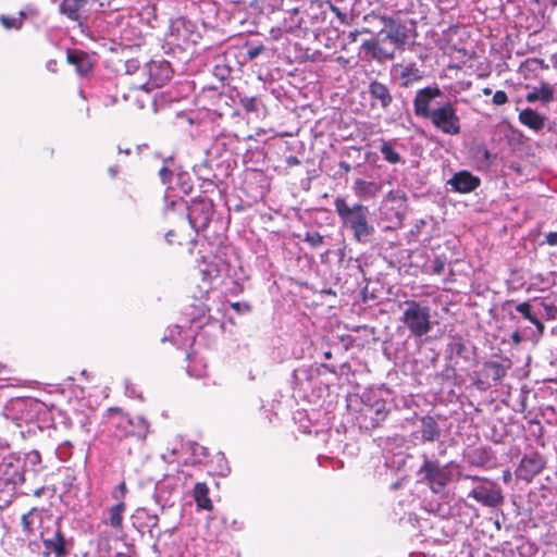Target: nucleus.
Here are the masks:
<instances>
[{
  "label": "nucleus",
  "instance_id": "c9c22d12",
  "mask_svg": "<svg viewBox=\"0 0 557 557\" xmlns=\"http://www.w3.org/2000/svg\"><path fill=\"white\" fill-rule=\"evenodd\" d=\"M220 268L215 262H209L205 269L201 270L202 280L211 283L213 280L220 276Z\"/></svg>",
  "mask_w": 557,
  "mask_h": 557
},
{
  "label": "nucleus",
  "instance_id": "b1692460",
  "mask_svg": "<svg viewBox=\"0 0 557 557\" xmlns=\"http://www.w3.org/2000/svg\"><path fill=\"white\" fill-rule=\"evenodd\" d=\"M352 189L359 198H374L382 189L380 183L357 178L354 182Z\"/></svg>",
  "mask_w": 557,
  "mask_h": 557
},
{
  "label": "nucleus",
  "instance_id": "4be33fe9",
  "mask_svg": "<svg viewBox=\"0 0 557 557\" xmlns=\"http://www.w3.org/2000/svg\"><path fill=\"white\" fill-rule=\"evenodd\" d=\"M125 511V502L116 503L107 509L103 522L111 529L122 532Z\"/></svg>",
  "mask_w": 557,
  "mask_h": 557
},
{
  "label": "nucleus",
  "instance_id": "a211bd4d",
  "mask_svg": "<svg viewBox=\"0 0 557 557\" xmlns=\"http://www.w3.org/2000/svg\"><path fill=\"white\" fill-rule=\"evenodd\" d=\"M131 520L133 527L138 532L144 533L145 530H147L150 536L154 537V530L158 528L159 524V516L157 513L150 512L145 507H138L131 516Z\"/></svg>",
  "mask_w": 557,
  "mask_h": 557
},
{
  "label": "nucleus",
  "instance_id": "58836bf2",
  "mask_svg": "<svg viewBox=\"0 0 557 557\" xmlns=\"http://www.w3.org/2000/svg\"><path fill=\"white\" fill-rule=\"evenodd\" d=\"M220 523L227 530L240 532L245 529V522L240 519L230 520L226 516H221Z\"/></svg>",
  "mask_w": 557,
  "mask_h": 557
},
{
  "label": "nucleus",
  "instance_id": "f8f14e48",
  "mask_svg": "<svg viewBox=\"0 0 557 557\" xmlns=\"http://www.w3.org/2000/svg\"><path fill=\"white\" fill-rule=\"evenodd\" d=\"M186 216L195 231L205 230L211 222L213 206L209 199H194L186 207Z\"/></svg>",
  "mask_w": 557,
  "mask_h": 557
},
{
  "label": "nucleus",
  "instance_id": "f03ea898",
  "mask_svg": "<svg viewBox=\"0 0 557 557\" xmlns=\"http://www.w3.org/2000/svg\"><path fill=\"white\" fill-rule=\"evenodd\" d=\"M387 392L383 388L370 387L363 391L356 400H350L349 407L356 403L355 421L361 431L370 432L381 425L387 417L386 398Z\"/></svg>",
  "mask_w": 557,
  "mask_h": 557
},
{
  "label": "nucleus",
  "instance_id": "69168bd1",
  "mask_svg": "<svg viewBox=\"0 0 557 557\" xmlns=\"http://www.w3.org/2000/svg\"><path fill=\"white\" fill-rule=\"evenodd\" d=\"M109 171H110L111 176H112V177H115L116 172H117V171H116V169H114V168H110V169H109Z\"/></svg>",
  "mask_w": 557,
  "mask_h": 557
},
{
  "label": "nucleus",
  "instance_id": "39448f33",
  "mask_svg": "<svg viewBox=\"0 0 557 557\" xmlns=\"http://www.w3.org/2000/svg\"><path fill=\"white\" fill-rule=\"evenodd\" d=\"M107 418L111 428L114 429V435L116 437L123 438L133 436L139 441H144L149 433L150 424L144 417H132L117 407L109 408L107 410Z\"/></svg>",
  "mask_w": 557,
  "mask_h": 557
},
{
  "label": "nucleus",
  "instance_id": "393cba45",
  "mask_svg": "<svg viewBox=\"0 0 557 557\" xmlns=\"http://www.w3.org/2000/svg\"><path fill=\"white\" fill-rule=\"evenodd\" d=\"M525 99L528 102L541 101L543 103L550 102L554 99V88L548 83H541L539 87L527 94Z\"/></svg>",
  "mask_w": 557,
  "mask_h": 557
},
{
  "label": "nucleus",
  "instance_id": "f704fd0d",
  "mask_svg": "<svg viewBox=\"0 0 557 557\" xmlns=\"http://www.w3.org/2000/svg\"><path fill=\"white\" fill-rule=\"evenodd\" d=\"M401 78H403V83H401V86L403 87H408L410 86L413 82H417L421 78V75H420V72L419 70L417 69H413L411 66H407L404 69V71L401 72Z\"/></svg>",
  "mask_w": 557,
  "mask_h": 557
},
{
  "label": "nucleus",
  "instance_id": "412c9836",
  "mask_svg": "<svg viewBox=\"0 0 557 557\" xmlns=\"http://www.w3.org/2000/svg\"><path fill=\"white\" fill-rule=\"evenodd\" d=\"M185 360L186 372L189 376L201 379L207 374V361L200 350H187Z\"/></svg>",
  "mask_w": 557,
  "mask_h": 557
},
{
  "label": "nucleus",
  "instance_id": "1a4fd4ad",
  "mask_svg": "<svg viewBox=\"0 0 557 557\" xmlns=\"http://www.w3.org/2000/svg\"><path fill=\"white\" fill-rule=\"evenodd\" d=\"M44 544V555L46 557L54 555L55 557H66L72 546V540L67 539L57 521L53 528H45L40 533Z\"/></svg>",
  "mask_w": 557,
  "mask_h": 557
},
{
  "label": "nucleus",
  "instance_id": "423d86ee",
  "mask_svg": "<svg viewBox=\"0 0 557 557\" xmlns=\"http://www.w3.org/2000/svg\"><path fill=\"white\" fill-rule=\"evenodd\" d=\"M135 77L132 86L135 89H143L151 91L157 88L163 87L172 77V69L170 63L162 61H150L144 66H136Z\"/></svg>",
  "mask_w": 557,
  "mask_h": 557
},
{
  "label": "nucleus",
  "instance_id": "ea45409f",
  "mask_svg": "<svg viewBox=\"0 0 557 557\" xmlns=\"http://www.w3.org/2000/svg\"><path fill=\"white\" fill-rule=\"evenodd\" d=\"M517 311L520 312L524 318H527L533 324L543 329L541 322L537 320L536 315L532 313V307L528 302H522L517 306Z\"/></svg>",
  "mask_w": 557,
  "mask_h": 557
},
{
  "label": "nucleus",
  "instance_id": "6e6d98bb",
  "mask_svg": "<svg viewBox=\"0 0 557 557\" xmlns=\"http://www.w3.org/2000/svg\"><path fill=\"white\" fill-rule=\"evenodd\" d=\"M177 454V449L176 448H172L169 454H163L162 455V458L168 461V462H173L174 461V456Z\"/></svg>",
  "mask_w": 557,
  "mask_h": 557
},
{
  "label": "nucleus",
  "instance_id": "bf43d9fd",
  "mask_svg": "<svg viewBox=\"0 0 557 557\" xmlns=\"http://www.w3.org/2000/svg\"><path fill=\"white\" fill-rule=\"evenodd\" d=\"M11 371L9 367L2 362H0V375L9 374Z\"/></svg>",
  "mask_w": 557,
  "mask_h": 557
},
{
  "label": "nucleus",
  "instance_id": "9d476101",
  "mask_svg": "<svg viewBox=\"0 0 557 557\" xmlns=\"http://www.w3.org/2000/svg\"><path fill=\"white\" fill-rule=\"evenodd\" d=\"M403 321L413 335L423 336L431 330L430 308L414 300L407 301Z\"/></svg>",
  "mask_w": 557,
  "mask_h": 557
},
{
  "label": "nucleus",
  "instance_id": "864d4df0",
  "mask_svg": "<svg viewBox=\"0 0 557 557\" xmlns=\"http://www.w3.org/2000/svg\"><path fill=\"white\" fill-rule=\"evenodd\" d=\"M545 243L549 246H557V232H549L546 234Z\"/></svg>",
  "mask_w": 557,
  "mask_h": 557
},
{
  "label": "nucleus",
  "instance_id": "dca6fc26",
  "mask_svg": "<svg viewBox=\"0 0 557 557\" xmlns=\"http://www.w3.org/2000/svg\"><path fill=\"white\" fill-rule=\"evenodd\" d=\"M413 437L422 443L434 442L441 435V430L434 417L423 416L414 422Z\"/></svg>",
  "mask_w": 557,
  "mask_h": 557
},
{
  "label": "nucleus",
  "instance_id": "a18cd8bd",
  "mask_svg": "<svg viewBox=\"0 0 557 557\" xmlns=\"http://www.w3.org/2000/svg\"><path fill=\"white\" fill-rule=\"evenodd\" d=\"M473 498L480 502L482 505L487 506V488L484 486H480L473 488L470 494Z\"/></svg>",
  "mask_w": 557,
  "mask_h": 557
},
{
  "label": "nucleus",
  "instance_id": "13d9d810",
  "mask_svg": "<svg viewBox=\"0 0 557 557\" xmlns=\"http://www.w3.org/2000/svg\"><path fill=\"white\" fill-rule=\"evenodd\" d=\"M287 164L288 165H299L300 164V161L297 157H294V156H289L287 158Z\"/></svg>",
  "mask_w": 557,
  "mask_h": 557
},
{
  "label": "nucleus",
  "instance_id": "37998d69",
  "mask_svg": "<svg viewBox=\"0 0 557 557\" xmlns=\"http://www.w3.org/2000/svg\"><path fill=\"white\" fill-rule=\"evenodd\" d=\"M304 240L308 243L312 248H317L323 245V236L319 232H307Z\"/></svg>",
  "mask_w": 557,
  "mask_h": 557
},
{
  "label": "nucleus",
  "instance_id": "8fccbe9b",
  "mask_svg": "<svg viewBox=\"0 0 557 557\" xmlns=\"http://www.w3.org/2000/svg\"><path fill=\"white\" fill-rule=\"evenodd\" d=\"M263 51H264V46L263 45L255 46V47H251V48L248 49L247 57H248L249 60H253L258 55H260Z\"/></svg>",
  "mask_w": 557,
  "mask_h": 557
},
{
  "label": "nucleus",
  "instance_id": "aec40b11",
  "mask_svg": "<svg viewBox=\"0 0 557 557\" xmlns=\"http://www.w3.org/2000/svg\"><path fill=\"white\" fill-rule=\"evenodd\" d=\"M451 188L461 194L471 193L476 189L481 181L478 176L472 175L469 171H460L448 181Z\"/></svg>",
  "mask_w": 557,
  "mask_h": 557
},
{
  "label": "nucleus",
  "instance_id": "c756f323",
  "mask_svg": "<svg viewBox=\"0 0 557 557\" xmlns=\"http://www.w3.org/2000/svg\"><path fill=\"white\" fill-rule=\"evenodd\" d=\"M511 368V361L508 358L490 361V376L495 381H499L506 375L508 369Z\"/></svg>",
  "mask_w": 557,
  "mask_h": 557
},
{
  "label": "nucleus",
  "instance_id": "20e7f679",
  "mask_svg": "<svg viewBox=\"0 0 557 557\" xmlns=\"http://www.w3.org/2000/svg\"><path fill=\"white\" fill-rule=\"evenodd\" d=\"M334 208L343 226L352 232L356 242L364 243L374 233V226L368 219L369 210L362 203L350 206L344 197L337 196L334 199Z\"/></svg>",
  "mask_w": 557,
  "mask_h": 557
},
{
  "label": "nucleus",
  "instance_id": "ddd939ff",
  "mask_svg": "<svg viewBox=\"0 0 557 557\" xmlns=\"http://www.w3.org/2000/svg\"><path fill=\"white\" fill-rule=\"evenodd\" d=\"M546 467L544 457L537 453L523 456L516 469V478L531 483Z\"/></svg>",
  "mask_w": 557,
  "mask_h": 557
},
{
  "label": "nucleus",
  "instance_id": "a19ab883",
  "mask_svg": "<svg viewBox=\"0 0 557 557\" xmlns=\"http://www.w3.org/2000/svg\"><path fill=\"white\" fill-rule=\"evenodd\" d=\"M445 269V262L440 257H435L430 264H425V272L429 274H442Z\"/></svg>",
  "mask_w": 557,
  "mask_h": 557
},
{
  "label": "nucleus",
  "instance_id": "603ef678",
  "mask_svg": "<svg viewBox=\"0 0 557 557\" xmlns=\"http://www.w3.org/2000/svg\"><path fill=\"white\" fill-rule=\"evenodd\" d=\"M493 102L497 106H502L507 102V95L503 90H498L493 96Z\"/></svg>",
  "mask_w": 557,
  "mask_h": 557
},
{
  "label": "nucleus",
  "instance_id": "052dcab7",
  "mask_svg": "<svg viewBox=\"0 0 557 557\" xmlns=\"http://www.w3.org/2000/svg\"><path fill=\"white\" fill-rule=\"evenodd\" d=\"M396 350H387V349H384L383 352L384 355L386 356V358L391 359L392 358V355L395 352Z\"/></svg>",
  "mask_w": 557,
  "mask_h": 557
},
{
  "label": "nucleus",
  "instance_id": "7c9ffc66",
  "mask_svg": "<svg viewBox=\"0 0 557 557\" xmlns=\"http://www.w3.org/2000/svg\"><path fill=\"white\" fill-rule=\"evenodd\" d=\"M380 151L384 160L391 164H397L404 161L401 156L395 150L392 141L381 139Z\"/></svg>",
  "mask_w": 557,
  "mask_h": 557
},
{
  "label": "nucleus",
  "instance_id": "4468645a",
  "mask_svg": "<svg viewBox=\"0 0 557 557\" xmlns=\"http://www.w3.org/2000/svg\"><path fill=\"white\" fill-rule=\"evenodd\" d=\"M379 21L386 28V38L396 47L403 49L408 40L406 25L399 17L388 15H377Z\"/></svg>",
  "mask_w": 557,
  "mask_h": 557
},
{
  "label": "nucleus",
  "instance_id": "f257e3e1",
  "mask_svg": "<svg viewBox=\"0 0 557 557\" xmlns=\"http://www.w3.org/2000/svg\"><path fill=\"white\" fill-rule=\"evenodd\" d=\"M47 466L37 449L14 451L11 443L0 437V487L16 488L26 482H34Z\"/></svg>",
  "mask_w": 557,
  "mask_h": 557
},
{
  "label": "nucleus",
  "instance_id": "774afa93",
  "mask_svg": "<svg viewBox=\"0 0 557 557\" xmlns=\"http://www.w3.org/2000/svg\"><path fill=\"white\" fill-rule=\"evenodd\" d=\"M350 37H351L352 40H356L357 34L356 33H350Z\"/></svg>",
  "mask_w": 557,
  "mask_h": 557
},
{
  "label": "nucleus",
  "instance_id": "c85d7f7f",
  "mask_svg": "<svg viewBox=\"0 0 557 557\" xmlns=\"http://www.w3.org/2000/svg\"><path fill=\"white\" fill-rule=\"evenodd\" d=\"M182 449H185L193 457V463H200L208 456L207 447L191 441L182 443Z\"/></svg>",
  "mask_w": 557,
  "mask_h": 557
},
{
  "label": "nucleus",
  "instance_id": "0e129e2a",
  "mask_svg": "<svg viewBox=\"0 0 557 557\" xmlns=\"http://www.w3.org/2000/svg\"><path fill=\"white\" fill-rule=\"evenodd\" d=\"M510 478H511L510 471H508V470H507V471H505V473H504V479H505V481L510 480Z\"/></svg>",
  "mask_w": 557,
  "mask_h": 557
},
{
  "label": "nucleus",
  "instance_id": "2f4dec72",
  "mask_svg": "<svg viewBox=\"0 0 557 557\" xmlns=\"http://www.w3.org/2000/svg\"><path fill=\"white\" fill-rule=\"evenodd\" d=\"M25 13L21 11L17 16L11 15H0V24L8 30L15 29L18 30L22 28L25 20Z\"/></svg>",
  "mask_w": 557,
  "mask_h": 557
},
{
  "label": "nucleus",
  "instance_id": "a878e982",
  "mask_svg": "<svg viewBox=\"0 0 557 557\" xmlns=\"http://www.w3.org/2000/svg\"><path fill=\"white\" fill-rule=\"evenodd\" d=\"M67 62L76 67L81 75H86L91 71V63L86 53L82 51H69L66 55Z\"/></svg>",
  "mask_w": 557,
  "mask_h": 557
},
{
  "label": "nucleus",
  "instance_id": "f3484780",
  "mask_svg": "<svg viewBox=\"0 0 557 557\" xmlns=\"http://www.w3.org/2000/svg\"><path fill=\"white\" fill-rule=\"evenodd\" d=\"M370 107L386 110L393 102V95L388 86L377 79L372 81L368 86Z\"/></svg>",
  "mask_w": 557,
  "mask_h": 557
},
{
  "label": "nucleus",
  "instance_id": "e2e57ef3",
  "mask_svg": "<svg viewBox=\"0 0 557 557\" xmlns=\"http://www.w3.org/2000/svg\"><path fill=\"white\" fill-rule=\"evenodd\" d=\"M42 492H44V487L37 488V490H35L34 495L39 497L42 494Z\"/></svg>",
  "mask_w": 557,
  "mask_h": 557
},
{
  "label": "nucleus",
  "instance_id": "09e8293b",
  "mask_svg": "<svg viewBox=\"0 0 557 557\" xmlns=\"http://www.w3.org/2000/svg\"><path fill=\"white\" fill-rule=\"evenodd\" d=\"M159 176L163 184H169L172 181L173 172L165 165L159 170Z\"/></svg>",
  "mask_w": 557,
  "mask_h": 557
},
{
  "label": "nucleus",
  "instance_id": "5701e85b",
  "mask_svg": "<svg viewBox=\"0 0 557 557\" xmlns=\"http://www.w3.org/2000/svg\"><path fill=\"white\" fill-rule=\"evenodd\" d=\"M324 361L321 363V368L335 375H347L351 371L350 364L343 359H333L332 350L323 351Z\"/></svg>",
  "mask_w": 557,
  "mask_h": 557
},
{
  "label": "nucleus",
  "instance_id": "4c0bfd02",
  "mask_svg": "<svg viewBox=\"0 0 557 557\" xmlns=\"http://www.w3.org/2000/svg\"><path fill=\"white\" fill-rule=\"evenodd\" d=\"M239 104L246 113H256L259 111L260 101L256 97H240Z\"/></svg>",
  "mask_w": 557,
  "mask_h": 557
},
{
  "label": "nucleus",
  "instance_id": "9b49d317",
  "mask_svg": "<svg viewBox=\"0 0 557 557\" xmlns=\"http://www.w3.org/2000/svg\"><path fill=\"white\" fill-rule=\"evenodd\" d=\"M432 124L440 131L448 135H457L460 132L459 117L450 102L434 109L428 117Z\"/></svg>",
  "mask_w": 557,
  "mask_h": 557
},
{
  "label": "nucleus",
  "instance_id": "6ab92c4d",
  "mask_svg": "<svg viewBox=\"0 0 557 557\" xmlns=\"http://www.w3.org/2000/svg\"><path fill=\"white\" fill-rule=\"evenodd\" d=\"M88 0H62L59 5V11L69 20L77 22L78 25L82 26L87 18L84 16Z\"/></svg>",
  "mask_w": 557,
  "mask_h": 557
},
{
  "label": "nucleus",
  "instance_id": "4d7b16f0",
  "mask_svg": "<svg viewBox=\"0 0 557 557\" xmlns=\"http://www.w3.org/2000/svg\"><path fill=\"white\" fill-rule=\"evenodd\" d=\"M338 166L346 175L351 171V165L346 161H339Z\"/></svg>",
  "mask_w": 557,
  "mask_h": 557
},
{
  "label": "nucleus",
  "instance_id": "3c124183",
  "mask_svg": "<svg viewBox=\"0 0 557 557\" xmlns=\"http://www.w3.org/2000/svg\"><path fill=\"white\" fill-rule=\"evenodd\" d=\"M218 456H219V461L221 462L220 463V472L219 473L221 475H226L230 472V467L227 466V462H226V459L224 457V454L223 453H219Z\"/></svg>",
  "mask_w": 557,
  "mask_h": 557
},
{
  "label": "nucleus",
  "instance_id": "7ed1b4c3",
  "mask_svg": "<svg viewBox=\"0 0 557 557\" xmlns=\"http://www.w3.org/2000/svg\"><path fill=\"white\" fill-rule=\"evenodd\" d=\"M461 475L460 466L455 461L441 465L436 459L423 456V463L418 470L419 482L425 484L434 494L444 495L449 484Z\"/></svg>",
  "mask_w": 557,
  "mask_h": 557
},
{
  "label": "nucleus",
  "instance_id": "79ce46f5",
  "mask_svg": "<svg viewBox=\"0 0 557 557\" xmlns=\"http://www.w3.org/2000/svg\"><path fill=\"white\" fill-rule=\"evenodd\" d=\"M123 384H124V393L127 397L143 400L141 393L138 391L137 386L129 379H125Z\"/></svg>",
  "mask_w": 557,
  "mask_h": 557
},
{
  "label": "nucleus",
  "instance_id": "680f3d73",
  "mask_svg": "<svg viewBox=\"0 0 557 557\" xmlns=\"http://www.w3.org/2000/svg\"><path fill=\"white\" fill-rule=\"evenodd\" d=\"M114 557H132L129 554L119 552L114 555Z\"/></svg>",
  "mask_w": 557,
  "mask_h": 557
},
{
  "label": "nucleus",
  "instance_id": "0eeeda50",
  "mask_svg": "<svg viewBox=\"0 0 557 557\" xmlns=\"http://www.w3.org/2000/svg\"><path fill=\"white\" fill-rule=\"evenodd\" d=\"M8 414L17 422L33 423L39 420L41 414H47V407L42 401L32 397H17L11 399L5 406Z\"/></svg>",
  "mask_w": 557,
  "mask_h": 557
},
{
  "label": "nucleus",
  "instance_id": "cd10ccee",
  "mask_svg": "<svg viewBox=\"0 0 557 557\" xmlns=\"http://www.w3.org/2000/svg\"><path fill=\"white\" fill-rule=\"evenodd\" d=\"M193 496L199 509H205L209 511L213 509L212 500L209 497V487L207 486L206 483H196Z\"/></svg>",
  "mask_w": 557,
  "mask_h": 557
},
{
  "label": "nucleus",
  "instance_id": "2eb2a0df",
  "mask_svg": "<svg viewBox=\"0 0 557 557\" xmlns=\"http://www.w3.org/2000/svg\"><path fill=\"white\" fill-rule=\"evenodd\" d=\"M442 95L441 89L437 86L424 87L419 89L413 99V112L417 116L428 119L432 111L430 106L432 101Z\"/></svg>",
  "mask_w": 557,
  "mask_h": 557
},
{
  "label": "nucleus",
  "instance_id": "c03bdc74",
  "mask_svg": "<svg viewBox=\"0 0 557 557\" xmlns=\"http://www.w3.org/2000/svg\"><path fill=\"white\" fill-rule=\"evenodd\" d=\"M128 493L127 485L125 481H122L111 493V496L113 499H115L117 503L124 502V498L126 494Z\"/></svg>",
  "mask_w": 557,
  "mask_h": 557
},
{
  "label": "nucleus",
  "instance_id": "6e6552de",
  "mask_svg": "<svg viewBox=\"0 0 557 557\" xmlns=\"http://www.w3.org/2000/svg\"><path fill=\"white\" fill-rule=\"evenodd\" d=\"M184 481L183 476L177 474H165L156 483L153 499L163 511L165 508L174 506L181 494Z\"/></svg>",
  "mask_w": 557,
  "mask_h": 557
},
{
  "label": "nucleus",
  "instance_id": "de8ad7c7",
  "mask_svg": "<svg viewBox=\"0 0 557 557\" xmlns=\"http://www.w3.org/2000/svg\"><path fill=\"white\" fill-rule=\"evenodd\" d=\"M231 308L238 314H244L251 310V306L249 304L239 301L232 302Z\"/></svg>",
  "mask_w": 557,
  "mask_h": 557
},
{
  "label": "nucleus",
  "instance_id": "49530a36",
  "mask_svg": "<svg viewBox=\"0 0 557 557\" xmlns=\"http://www.w3.org/2000/svg\"><path fill=\"white\" fill-rule=\"evenodd\" d=\"M165 240L170 246H182L183 245L182 236L173 230H170L165 234Z\"/></svg>",
  "mask_w": 557,
  "mask_h": 557
},
{
  "label": "nucleus",
  "instance_id": "473e14b6",
  "mask_svg": "<svg viewBox=\"0 0 557 557\" xmlns=\"http://www.w3.org/2000/svg\"><path fill=\"white\" fill-rule=\"evenodd\" d=\"M39 516L36 508H32L29 511L24 513L21 518L22 530L26 535H30L35 530V524Z\"/></svg>",
  "mask_w": 557,
  "mask_h": 557
},
{
  "label": "nucleus",
  "instance_id": "72a5a7b5",
  "mask_svg": "<svg viewBox=\"0 0 557 557\" xmlns=\"http://www.w3.org/2000/svg\"><path fill=\"white\" fill-rule=\"evenodd\" d=\"M73 453L74 446L70 441L62 442L55 448V456L62 462L69 461L73 456Z\"/></svg>",
  "mask_w": 557,
  "mask_h": 557
},
{
  "label": "nucleus",
  "instance_id": "5fc2aeb1",
  "mask_svg": "<svg viewBox=\"0 0 557 557\" xmlns=\"http://www.w3.org/2000/svg\"><path fill=\"white\" fill-rule=\"evenodd\" d=\"M499 499H500L499 491H496L493 487H490V505L498 502Z\"/></svg>",
  "mask_w": 557,
  "mask_h": 557
},
{
  "label": "nucleus",
  "instance_id": "bb28decb",
  "mask_svg": "<svg viewBox=\"0 0 557 557\" xmlns=\"http://www.w3.org/2000/svg\"><path fill=\"white\" fill-rule=\"evenodd\" d=\"M520 122L533 131H540L545 125L544 117L532 109H524L519 113Z\"/></svg>",
  "mask_w": 557,
  "mask_h": 557
},
{
  "label": "nucleus",
  "instance_id": "338daca9",
  "mask_svg": "<svg viewBox=\"0 0 557 557\" xmlns=\"http://www.w3.org/2000/svg\"><path fill=\"white\" fill-rule=\"evenodd\" d=\"M133 63L134 61L127 62V73H132L131 67L133 66Z\"/></svg>",
  "mask_w": 557,
  "mask_h": 557
},
{
  "label": "nucleus",
  "instance_id": "e433bc0d",
  "mask_svg": "<svg viewBox=\"0 0 557 557\" xmlns=\"http://www.w3.org/2000/svg\"><path fill=\"white\" fill-rule=\"evenodd\" d=\"M190 308H193V306H190ZM194 308L196 311L195 313L185 312V314L189 318L190 323H195L200 319L205 318L210 311L209 307L203 302H199L197 306H194Z\"/></svg>",
  "mask_w": 557,
  "mask_h": 557
}]
</instances>
